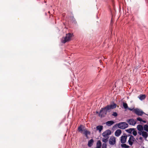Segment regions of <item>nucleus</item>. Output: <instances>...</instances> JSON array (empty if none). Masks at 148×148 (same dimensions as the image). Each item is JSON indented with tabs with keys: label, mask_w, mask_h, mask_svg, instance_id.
Listing matches in <instances>:
<instances>
[{
	"label": "nucleus",
	"mask_w": 148,
	"mask_h": 148,
	"mask_svg": "<svg viewBox=\"0 0 148 148\" xmlns=\"http://www.w3.org/2000/svg\"><path fill=\"white\" fill-rule=\"evenodd\" d=\"M111 133V131L109 130H107L104 132L102 134L103 138H102V141L104 143L107 142L109 138V136Z\"/></svg>",
	"instance_id": "nucleus-1"
},
{
	"label": "nucleus",
	"mask_w": 148,
	"mask_h": 148,
	"mask_svg": "<svg viewBox=\"0 0 148 148\" xmlns=\"http://www.w3.org/2000/svg\"><path fill=\"white\" fill-rule=\"evenodd\" d=\"M73 34L71 33H69L66 34L65 37L62 38V42L63 43H65L66 42L70 41L71 38Z\"/></svg>",
	"instance_id": "nucleus-2"
},
{
	"label": "nucleus",
	"mask_w": 148,
	"mask_h": 148,
	"mask_svg": "<svg viewBox=\"0 0 148 148\" xmlns=\"http://www.w3.org/2000/svg\"><path fill=\"white\" fill-rule=\"evenodd\" d=\"M108 111V110L106 108V107L103 108H102L99 112V116L101 117L105 116L107 114Z\"/></svg>",
	"instance_id": "nucleus-3"
},
{
	"label": "nucleus",
	"mask_w": 148,
	"mask_h": 148,
	"mask_svg": "<svg viewBox=\"0 0 148 148\" xmlns=\"http://www.w3.org/2000/svg\"><path fill=\"white\" fill-rule=\"evenodd\" d=\"M116 125H117L119 128L122 129H124L127 127L128 126V124L125 122L120 123L116 124Z\"/></svg>",
	"instance_id": "nucleus-4"
},
{
	"label": "nucleus",
	"mask_w": 148,
	"mask_h": 148,
	"mask_svg": "<svg viewBox=\"0 0 148 148\" xmlns=\"http://www.w3.org/2000/svg\"><path fill=\"white\" fill-rule=\"evenodd\" d=\"M134 113L136 115L140 116H142L143 114H145L142 110L137 108H135V110H134Z\"/></svg>",
	"instance_id": "nucleus-5"
},
{
	"label": "nucleus",
	"mask_w": 148,
	"mask_h": 148,
	"mask_svg": "<svg viewBox=\"0 0 148 148\" xmlns=\"http://www.w3.org/2000/svg\"><path fill=\"white\" fill-rule=\"evenodd\" d=\"M109 143L111 145H113L116 143V138L114 136H111L109 140Z\"/></svg>",
	"instance_id": "nucleus-6"
},
{
	"label": "nucleus",
	"mask_w": 148,
	"mask_h": 148,
	"mask_svg": "<svg viewBox=\"0 0 148 148\" xmlns=\"http://www.w3.org/2000/svg\"><path fill=\"white\" fill-rule=\"evenodd\" d=\"M116 106V104L114 103L112 104L107 106L106 107V108L107 110H108V111H109V110H110L115 108Z\"/></svg>",
	"instance_id": "nucleus-7"
},
{
	"label": "nucleus",
	"mask_w": 148,
	"mask_h": 148,
	"mask_svg": "<svg viewBox=\"0 0 148 148\" xmlns=\"http://www.w3.org/2000/svg\"><path fill=\"white\" fill-rule=\"evenodd\" d=\"M136 139L134 136L132 135L131 136L128 141L129 145L132 146L133 145V142Z\"/></svg>",
	"instance_id": "nucleus-8"
},
{
	"label": "nucleus",
	"mask_w": 148,
	"mask_h": 148,
	"mask_svg": "<svg viewBox=\"0 0 148 148\" xmlns=\"http://www.w3.org/2000/svg\"><path fill=\"white\" fill-rule=\"evenodd\" d=\"M127 122L130 125H135L136 123V121L135 120L133 119H129L127 121Z\"/></svg>",
	"instance_id": "nucleus-9"
},
{
	"label": "nucleus",
	"mask_w": 148,
	"mask_h": 148,
	"mask_svg": "<svg viewBox=\"0 0 148 148\" xmlns=\"http://www.w3.org/2000/svg\"><path fill=\"white\" fill-rule=\"evenodd\" d=\"M127 136L125 135L121 137V142L122 143L124 144L126 142Z\"/></svg>",
	"instance_id": "nucleus-10"
},
{
	"label": "nucleus",
	"mask_w": 148,
	"mask_h": 148,
	"mask_svg": "<svg viewBox=\"0 0 148 148\" xmlns=\"http://www.w3.org/2000/svg\"><path fill=\"white\" fill-rule=\"evenodd\" d=\"M85 129L84 127L82 125H81L78 127V130L79 132L82 133L84 131V130Z\"/></svg>",
	"instance_id": "nucleus-11"
},
{
	"label": "nucleus",
	"mask_w": 148,
	"mask_h": 148,
	"mask_svg": "<svg viewBox=\"0 0 148 148\" xmlns=\"http://www.w3.org/2000/svg\"><path fill=\"white\" fill-rule=\"evenodd\" d=\"M121 133V130H117L115 132V135L116 136H119Z\"/></svg>",
	"instance_id": "nucleus-12"
},
{
	"label": "nucleus",
	"mask_w": 148,
	"mask_h": 148,
	"mask_svg": "<svg viewBox=\"0 0 148 148\" xmlns=\"http://www.w3.org/2000/svg\"><path fill=\"white\" fill-rule=\"evenodd\" d=\"M101 143L100 140H98L97 141L96 147L95 148H101Z\"/></svg>",
	"instance_id": "nucleus-13"
},
{
	"label": "nucleus",
	"mask_w": 148,
	"mask_h": 148,
	"mask_svg": "<svg viewBox=\"0 0 148 148\" xmlns=\"http://www.w3.org/2000/svg\"><path fill=\"white\" fill-rule=\"evenodd\" d=\"M142 134V136L143 137V138H145V139H146L147 138L148 136V133L146 132L143 131Z\"/></svg>",
	"instance_id": "nucleus-14"
},
{
	"label": "nucleus",
	"mask_w": 148,
	"mask_h": 148,
	"mask_svg": "<svg viewBox=\"0 0 148 148\" xmlns=\"http://www.w3.org/2000/svg\"><path fill=\"white\" fill-rule=\"evenodd\" d=\"M146 97V96L145 95L141 94L140 95L138 98L141 100H143Z\"/></svg>",
	"instance_id": "nucleus-15"
},
{
	"label": "nucleus",
	"mask_w": 148,
	"mask_h": 148,
	"mask_svg": "<svg viewBox=\"0 0 148 148\" xmlns=\"http://www.w3.org/2000/svg\"><path fill=\"white\" fill-rule=\"evenodd\" d=\"M94 140L92 139H91L89 140L88 142V145L89 147H91L93 144Z\"/></svg>",
	"instance_id": "nucleus-16"
},
{
	"label": "nucleus",
	"mask_w": 148,
	"mask_h": 148,
	"mask_svg": "<svg viewBox=\"0 0 148 148\" xmlns=\"http://www.w3.org/2000/svg\"><path fill=\"white\" fill-rule=\"evenodd\" d=\"M137 130L139 131H141L143 130V126L140 125H138L137 126Z\"/></svg>",
	"instance_id": "nucleus-17"
},
{
	"label": "nucleus",
	"mask_w": 148,
	"mask_h": 148,
	"mask_svg": "<svg viewBox=\"0 0 148 148\" xmlns=\"http://www.w3.org/2000/svg\"><path fill=\"white\" fill-rule=\"evenodd\" d=\"M103 129V126L102 125H98L96 127L97 130H99V132H101Z\"/></svg>",
	"instance_id": "nucleus-18"
},
{
	"label": "nucleus",
	"mask_w": 148,
	"mask_h": 148,
	"mask_svg": "<svg viewBox=\"0 0 148 148\" xmlns=\"http://www.w3.org/2000/svg\"><path fill=\"white\" fill-rule=\"evenodd\" d=\"M114 123V122L112 121H108L106 123V125L108 126H110Z\"/></svg>",
	"instance_id": "nucleus-19"
},
{
	"label": "nucleus",
	"mask_w": 148,
	"mask_h": 148,
	"mask_svg": "<svg viewBox=\"0 0 148 148\" xmlns=\"http://www.w3.org/2000/svg\"><path fill=\"white\" fill-rule=\"evenodd\" d=\"M83 132H84L83 133L85 135L86 137H87L88 135L90 134V132L88 131L86 129L84 130Z\"/></svg>",
	"instance_id": "nucleus-20"
},
{
	"label": "nucleus",
	"mask_w": 148,
	"mask_h": 148,
	"mask_svg": "<svg viewBox=\"0 0 148 148\" xmlns=\"http://www.w3.org/2000/svg\"><path fill=\"white\" fill-rule=\"evenodd\" d=\"M121 146L122 147L124 148H129V146L125 144H121Z\"/></svg>",
	"instance_id": "nucleus-21"
},
{
	"label": "nucleus",
	"mask_w": 148,
	"mask_h": 148,
	"mask_svg": "<svg viewBox=\"0 0 148 148\" xmlns=\"http://www.w3.org/2000/svg\"><path fill=\"white\" fill-rule=\"evenodd\" d=\"M123 106L125 109H127L128 108V105L126 103L123 102Z\"/></svg>",
	"instance_id": "nucleus-22"
},
{
	"label": "nucleus",
	"mask_w": 148,
	"mask_h": 148,
	"mask_svg": "<svg viewBox=\"0 0 148 148\" xmlns=\"http://www.w3.org/2000/svg\"><path fill=\"white\" fill-rule=\"evenodd\" d=\"M134 128H130L129 129L127 130V132L130 134H131L132 133L133 131L134 130Z\"/></svg>",
	"instance_id": "nucleus-23"
},
{
	"label": "nucleus",
	"mask_w": 148,
	"mask_h": 148,
	"mask_svg": "<svg viewBox=\"0 0 148 148\" xmlns=\"http://www.w3.org/2000/svg\"><path fill=\"white\" fill-rule=\"evenodd\" d=\"M144 129L145 131H148V126L147 125H145L144 126Z\"/></svg>",
	"instance_id": "nucleus-24"
},
{
	"label": "nucleus",
	"mask_w": 148,
	"mask_h": 148,
	"mask_svg": "<svg viewBox=\"0 0 148 148\" xmlns=\"http://www.w3.org/2000/svg\"><path fill=\"white\" fill-rule=\"evenodd\" d=\"M132 133L134 136H136L137 134V132L134 129V130L133 131Z\"/></svg>",
	"instance_id": "nucleus-25"
},
{
	"label": "nucleus",
	"mask_w": 148,
	"mask_h": 148,
	"mask_svg": "<svg viewBox=\"0 0 148 148\" xmlns=\"http://www.w3.org/2000/svg\"><path fill=\"white\" fill-rule=\"evenodd\" d=\"M107 145L106 143H103L102 145V148H107Z\"/></svg>",
	"instance_id": "nucleus-26"
},
{
	"label": "nucleus",
	"mask_w": 148,
	"mask_h": 148,
	"mask_svg": "<svg viewBox=\"0 0 148 148\" xmlns=\"http://www.w3.org/2000/svg\"><path fill=\"white\" fill-rule=\"evenodd\" d=\"M112 115L113 116L116 117L117 116V114L116 112H113L112 114Z\"/></svg>",
	"instance_id": "nucleus-27"
},
{
	"label": "nucleus",
	"mask_w": 148,
	"mask_h": 148,
	"mask_svg": "<svg viewBox=\"0 0 148 148\" xmlns=\"http://www.w3.org/2000/svg\"><path fill=\"white\" fill-rule=\"evenodd\" d=\"M127 109L130 110V111H133L134 112V110H135V108H132V109H131V108H127Z\"/></svg>",
	"instance_id": "nucleus-28"
},
{
	"label": "nucleus",
	"mask_w": 148,
	"mask_h": 148,
	"mask_svg": "<svg viewBox=\"0 0 148 148\" xmlns=\"http://www.w3.org/2000/svg\"><path fill=\"white\" fill-rule=\"evenodd\" d=\"M137 121H142V119L139 117L137 118Z\"/></svg>",
	"instance_id": "nucleus-29"
},
{
	"label": "nucleus",
	"mask_w": 148,
	"mask_h": 148,
	"mask_svg": "<svg viewBox=\"0 0 148 148\" xmlns=\"http://www.w3.org/2000/svg\"><path fill=\"white\" fill-rule=\"evenodd\" d=\"M143 131H139V132H138V134L140 135H142V132H143Z\"/></svg>",
	"instance_id": "nucleus-30"
},
{
	"label": "nucleus",
	"mask_w": 148,
	"mask_h": 148,
	"mask_svg": "<svg viewBox=\"0 0 148 148\" xmlns=\"http://www.w3.org/2000/svg\"><path fill=\"white\" fill-rule=\"evenodd\" d=\"M139 139L141 141L142 140H143V138L142 137H140L139 138Z\"/></svg>",
	"instance_id": "nucleus-31"
},
{
	"label": "nucleus",
	"mask_w": 148,
	"mask_h": 148,
	"mask_svg": "<svg viewBox=\"0 0 148 148\" xmlns=\"http://www.w3.org/2000/svg\"><path fill=\"white\" fill-rule=\"evenodd\" d=\"M141 121L143 122L144 123H146V122L145 121L143 120H142V121Z\"/></svg>",
	"instance_id": "nucleus-32"
},
{
	"label": "nucleus",
	"mask_w": 148,
	"mask_h": 148,
	"mask_svg": "<svg viewBox=\"0 0 148 148\" xmlns=\"http://www.w3.org/2000/svg\"><path fill=\"white\" fill-rule=\"evenodd\" d=\"M99 62H100V63H101V60H99Z\"/></svg>",
	"instance_id": "nucleus-33"
}]
</instances>
